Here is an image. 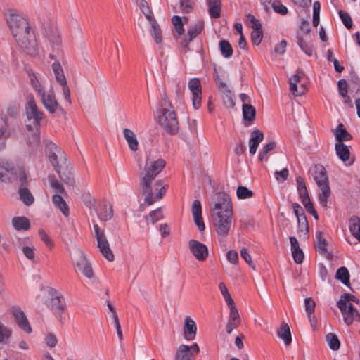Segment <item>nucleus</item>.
I'll return each instance as SVG.
<instances>
[{"label":"nucleus","instance_id":"nucleus-1","mask_svg":"<svg viewBox=\"0 0 360 360\" xmlns=\"http://www.w3.org/2000/svg\"><path fill=\"white\" fill-rule=\"evenodd\" d=\"M165 165V160L157 158L150 153L146 157V164L139 174V184L143 194L145 195L144 202L148 205H151L161 199L166 193L168 185L160 179H156Z\"/></svg>","mask_w":360,"mask_h":360},{"label":"nucleus","instance_id":"nucleus-2","mask_svg":"<svg viewBox=\"0 0 360 360\" xmlns=\"http://www.w3.org/2000/svg\"><path fill=\"white\" fill-rule=\"evenodd\" d=\"M7 22L17 44L27 54L35 56L38 53L37 40L31 28L23 17L17 13H10Z\"/></svg>","mask_w":360,"mask_h":360},{"label":"nucleus","instance_id":"nucleus-3","mask_svg":"<svg viewBox=\"0 0 360 360\" xmlns=\"http://www.w3.org/2000/svg\"><path fill=\"white\" fill-rule=\"evenodd\" d=\"M214 207L212 209V219L214 230L222 237L229 235L233 223V210L230 197L224 193L215 195Z\"/></svg>","mask_w":360,"mask_h":360},{"label":"nucleus","instance_id":"nucleus-4","mask_svg":"<svg viewBox=\"0 0 360 360\" xmlns=\"http://www.w3.org/2000/svg\"><path fill=\"white\" fill-rule=\"evenodd\" d=\"M46 150L49 161L61 181L68 185H72L75 181L65 152L52 142L46 145Z\"/></svg>","mask_w":360,"mask_h":360},{"label":"nucleus","instance_id":"nucleus-5","mask_svg":"<svg viewBox=\"0 0 360 360\" xmlns=\"http://www.w3.org/2000/svg\"><path fill=\"white\" fill-rule=\"evenodd\" d=\"M158 121L167 133L175 134L179 131V122L176 112L167 96H162L160 109L158 111Z\"/></svg>","mask_w":360,"mask_h":360},{"label":"nucleus","instance_id":"nucleus-6","mask_svg":"<svg viewBox=\"0 0 360 360\" xmlns=\"http://www.w3.org/2000/svg\"><path fill=\"white\" fill-rule=\"evenodd\" d=\"M310 173L320 190L319 203L323 207H327L328 200L331 194L327 171L322 165H316L310 169Z\"/></svg>","mask_w":360,"mask_h":360},{"label":"nucleus","instance_id":"nucleus-7","mask_svg":"<svg viewBox=\"0 0 360 360\" xmlns=\"http://www.w3.org/2000/svg\"><path fill=\"white\" fill-rule=\"evenodd\" d=\"M51 298L47 302V307L51 310L60 323L63 322V316L66 305L63 296L56 290H51Z\"/></svg>","mask_w":360,"mask_h":360},{"label":"nucleus","instance_id":"nucleus-8","mask_svg":"<svg viewBox=\"0 0 360 360\" xmlns=\"http://www.w3.org/2000/svg\"><path fill=\"white\" fill-rule=\"evenodd\" d=\"M94 229L97 240V246L101 253L108 261L112 262L114 255L110 250L104 230L101 229L98 224H94Z\"/></svg>","mask_w":360,"mask_h":360},{"label":"nucleus","instance_id":"nucleus-9","mask_svg":"<svg viewBox=\"0 0 360 360\" xmlns=\"http://www.w3.org/2000/svg\"><path fill=\"white\" fill-rule=\"evenodd\" d=\"M25 112L27 120H33L32 126L39 127L44 113L39 110L33 97H31L27 101L25 106Z\"/></svg>","mask_w":360,"mask_h":360},{"label":"nucleus","instance_id":"nucleus-10","mask_svg":"<svg viewBox=\"0 0 360 360\" xmlns=\"http://www.w3.org/2000/svg\"><path fill=\"white\" fill-rule=\"evenodd\" d=\"M337 305L343 316L344 322L347 326L351 325L354 321L360 322V314L352 304H347L338 301Z\"/></svg>","mask_w":360,"mask_h":360},{"label":"nucleus","instance_id":"nucleus-11","mask_svg":"<svg viewBox=\"0 0 360 360\" xmlns=\"http://www.w3.org/2000/svg\"><path fill=\"white\" fill-rule=\"evenodd\" d=\"M188 249L193 256L199 262H204L209 255L208 248L198 240L191 239L188 241Z\"/></svg>","mask_w":360,"mask_h":360},{"label":"nucleus","instance_id":"nucleus-12","mask_svg":"<svg viewBox=\"0 0 360 360\" xmlns=\"http://www.w3.org/2000/svg\"><path fill=\"white\" fill-rule=\"evenodd\" d=\"M199 352L200 349L197 343L191 346L181 345L177 349L175 360H193Z\"/></svg>","mask_w":360,"mask_h":360},{"label":"nucleus","instance_id":"nucleus-13","mask_svg":"<svg viewBox=\"0 0 360 360\" xmlns=\"http://www.w3.org/2000/svg\"><path fill=\"white\" fill-rule=\"evenodd\" d=\"M304 73L302 71H297V74L290 78V91L296 96H302L307 90L306 84L302 82Z\"/></svg>","mask_w":360,"mask_h":360},{"label":"nucleus","instance_id":"nucleus-14","mask_svg":"<svg viewBox=\"0 0 360 360\" xmlns=\"http://www.w3.org/2000/svg\"><path fill=\"white\" fill-rule=\"evenodd\" d=\"M296 39L298 46L306 55L311 57L314 54L313 35L297 34Z\"/></svg>","mask_w":360,"mask_h":360},{"label":"nucleus","instance_id":"nucleus-15","mask_svg":"<svg viewBox=\"0 0 360 360\" xmlns=\"http://www.w3.org/2000/svg\"><path fill=\"white\" fill-rule=\"evenodd\" d=\"M188 89L193 95V105L197 110L200 107L202 100V88L199 79L193 78L188 82Z\"/></svg>","mask_w":360,"mask_h":360},{"label":"nucleus","instance_id":"nucleus-16","mask_svg":"<svg viewBox=\"0 0 360 360\" xmlns=\"http://www.w3.org/2000/svg\"><path fill=\"white\" fill-rule=\"evenodd\" d=\"M12 314L17 325L27 333H31L32 328L29 323L26 315L19 307L12 309Z\"/></svg>","mask_w":360,"mask_h":360},{"label":"nucleus","instance_id":"nucleus-17","mask_svg":"<svg viewBox=\"0 0 360 360\" xmlns=\"http://www.w3.org/2000/svg\"><path fill=\"white\" fill-rule=\"evenodd\" d=\"M40 99L44 108L51 114H53L58 108V103L56 99V96L53 91L43 94Z\"/></svg>","mask_w":360,"mask_h":360},{"label":"nucleus","instance_id":"nucleus-18","mask_svg":"<svg viewBox=\"0 0 360 360\" xmlns=\"http://www.w3.org/2000/svg\"><path fill=\"white\" fill-rule=\"evenodd\" d=\"M191 212L193 217L194 222L198 226L199 231H204L205 229V226L202 217L201 203L198 200H195L193 202Z\"/></svg>","mask_w":360,"mask_h":360},{"label":"nucleus","instance_id":"nucleus-19","mask_svg":"<svg viewBox=\"0 0 360 360\" xmlns=\"http://www.w3.org/2000/svg\"><path fill=\"white\" fill-rule=\"evenodd\" d=\"M76 267L77 268V270L86 278H93L94 272L91 266L83 253H81L79 255V259L76 263Z\"/></svg>","mask_w":360,"mask_h":360},{"label":"nucleus","instance_id":"nucleus-20","mask_svg":"<svg viewBox=\"0 0 360 360\" xmlns=\"http://www.w3.org/2000/svg\"><path fill=\"white\" fill-rule=\"evenodd\" d=\"M229 320L226 326V331L229 334L240 324V316L236 307H232V308H229Z\"/></svg>","mask_w":360,"mask_h":360},{"label":"nucleus","instance_id":"nucleus-21","mask_svg":"<svg viewBox=\"0 0 360 360\" xmlns=\"http://www.w3.org/2000/svg\"><path fill=\"white\" fill-rule=\"evenodd\" d=\"M197 333V326L193 320L187 317L185 319L184 326V337L186 340H193L195 339Z\"/></svg>","mask_w":360,"mask_h":360},{"label":"nucleus","instance_id":"nucleus-22","mask_svg":"<svg viewBox=\"0 0 360 360\" xmlns=\"http://www.w3.org/2000/svg\"><path fill=\"white\" fill-rule=\"evenodd\" d=\"M264 139V134L259 129L254 130L250 135L249 141V151L251 155H255L259 144Z\"/></svg>","mask_w":360,"mask_h":360},{"label":"nucleus","instance_id":"nucleus-23","mask_svg":"<svg viewBox=\"0 0 360 360\" xmlns=\"http://www.w3.org/2000/svg\"><path fill=\"white\" fill-rule=\"evenodd\" d=\"M289 240L290 242L291 252L295 262L297 264L302 263L304 260V253L300 248L297 238L295 236H290Z\"/></svg>","mask_w":360,"mask_h":360},{"label":"nucleus","instance_id":"nucleus-24","mask_svg":"<svg viewBox=\"0 0 360 360\" xmlns=\"http://www.w3.org/2000/svg\"><path fill=\"white\" fill-rule=\"evenodd\" d=\"M207 11L212 18H219L221 13V0H207Z\"/></svg>","mask_w":360,"mask_h":360},{"label":"nucleus","instance_id":"nucleus-25","mask_svg":"<svg viewBox=\"0 0 360 360\" xmlns=\"http://www.w3.org/2000/svg\"><path fill=\"white\" fill-rule=\"evenodd\" d=\"M296 183L297 191L302 203L303 204L307 201L311 200L304 179L301 176L297 177Z\"/></svg>","mask_w":360,"mask_h":360},{"label":"nucleus","instance_id":"nucleus-26","mask_svg":"<svg viewBox=\"0 0 360 360\" xmlns=\"http://www.w3.org/2000/svg\"><path fill=\"white\" fill-rule=\"evenodd\" d=\"M123 135L129 149L133 152L136 151L139 148V141L135 134L131 129L126 128L123 130Z\"/></svg>","mask_w":360,"mask_h":360},{"label":"nucleus","instance_id":"nucleus-27","mask_svg":"<svg viewBox=\"0 0 360 360\" xmlns=\"http://www.w3.org/2000/svg\"><path fill=\"white\" fill-rule=\"evenodd\" d=\"M349 229L352 236L360 243V218L356 215L349 219Z\"/></svg>","mask_w":360,"mask_h":360},{"label":"nucleus","instance_id":"nucleus-28","mask_svg":"<svg viewBox=\"0 0 360 360\" xmlns=\"http://www.w3.org/2000/svg\"><path fill=\"white\" fill-rule=\"evenodd\" d=\"M48 39L52 46L53 51H56L58 56H63V51L60 49L61 39L56 31H51L48 36Z\"/></svg>","mask_w":360,"mask_h":360},{"label":"nucleus","instance_id":"nucleus-29","mask_svg":"<svg viewBox=\"0 0 360 360\" xmlns=\"http://www.w3.org/2000/svg\"><path fill=\"white\" fill-rule=\"evenodd\" d=\"M334 134L338 143H342L352 139V135L346 130L342 123L338 124Z\"/></svg>","mask_w":360,"mask_h":360},{"label":"nucleus","instance_id":"nucleus-30","mask_svg":"<svg viewBox=\"0 0 360 360\" xmlns=\"http://www.w3.org/2000/svg\"><path fill=\"white\" fill-rule=\"evenodd\" d=\"M51 68L54 73L56 81L60 84H65V83L67 82V80L60 62L54 61V63L51 65Z\"/></svg>","mask_w":360,"mask_h":360},{"label":"nucleus","instance_id":"nucleus-31","mask_svg":"<svg viewBox=\"0 0 360 360\" xmlns=\"http://www.w3.org/2000/svg\"><path fill=\"white\" fill-rule=\"evenodd\" d=\"M335 149L338 158L344 162L349 159L350 152L348 147L343 143H336Z\"/></svg>","mask_w":360,"mask_h":360},{"label":"nucleus","instance_id":"nucleus-32","mask_svg":"<svg viewBox=\"0 0 360 360\" xmlns=\"http://www.w3.org/2000/svg\"><path fill=\"white\" fill-rule=\"evenodd\" d=\"M52 201L54 205L61 211L64 216L68 217L69 215V207L61 195L58 194L53 195Z\"/></svg>","mask_w":360,"mask_h":360},{"label":"nucleus","instance_id":"nucleus-33","mask_svg":"<svg viewBox=\"0 0 360 360\" xmlns=\"http://www.w3.org/2000/svg\"><path fill=\"white\" fill-rule=\"evenodd\" d=\"M12 224L16 230L27 231L30 227V223L25 217H15L12 219Z\"/></svg>","mask_w":360,"mask_h":360},{"label":"nucleus","instance_id":"nucleus-34","mask_svg":"<svg viewBox=\"0 0 360 360\" xmlns=\"http://www.w3.org/2000/svg\"><path fill=\"white\" fill-rule=\"evenodd\" d=\"M278 336L283 340L286 345H289L291 343V333L289 326L287 323H283L281 324L280 328L278 330Z\"/></svg>","mask_w":360,"mask_h":360},{"label":"nucleus","instance_id":"nucleus-35","mask_svg":"<svg viewBox=\"0 0 360 360\" xmlns=\"http://www.w3.org/2000/svg\"><path fill=\"white\" fill-rule=\"evenodd\" d=\"M9 169L12 170V172H10V174L13 175V181L18 178L21 184V187H25V186L27 184V177L24 169L21 168H9Z\"/></svg>","mask_w":360,"mask_h":360},{"label":"nucleus","instance_id":"nucleus-36","mask_svg":"<svg viewBox=\"0 0 360 360\" xmlns=\"http://www.w3.org/2000/svg\"><path fill=\"white\" fill-rule=\"evenodd\" d=\"M26 128L29 131H33L31 138L29 139L28 143L30 146H37L40 143V136L39 127H34L32 124H26Z\"/></svg>","mask_w":360,"mask_h":360},{"label":"nucleus","instance_id":"nucleus-37","mask_svg":"<svg viewBox=\"0 0 360 360\" xmlns=\"http://www.w3.org/2000/svg\"><path fill=\"white\" fill-rule=\"evenodd\" d=\"M19 195L20 200L27 206L32 205L34 202L33 195L26 187H20L19 188Z\"/></svg>","mask_w":360,"mask_h":360},{"label":"nucleus","instance_id":"nucleus-38","mask_svg":"<svg viewBox=\"0 0 360 360\" xmlns=\"http://www.w3.org/2000/svg\"><path fill=\"white\" fill-rule=\"evenodd\" d=\"M102 221H108L113 217V210L111 205L105 203L103 205L102 210L98 214Z\"/></svg>","mask_w":360,"mask_h":360},{"label":"nucleus","instance_id":"nucleus-39","mask_svg":"<svg viewBox=\"0 0 360 360\" xmlns=\"http://www.w3.org/2000/svg\"><path fill=\"white\" fill-rule=\"evenodd\" d=\"M242 108L243 119L252 122L255 119V108L252 105H243Z\"/></svg>","mask_w":360,"mask_h":360},{"label":"nucleus","instance_id":"nucleus-40","mask_svg":"<svg viewBox=\"0 0 360 360\" xmlns=\"http://www.w3.org/2000/svg\"><path fill=\"white\" fill-rule=\"evenodd\" d=\"M150 35L155 44H160L162 41V30L158 22L150 25Z\"/></svg>","mask_w":360,"mask_h":360},{"label":"nucleus","instance_id":"nucleus-41","mask_svg":"<svg viewBox=\"0 0 360 360\" xmlns=\"http://www.w3.org/2000/svg\"><path fill=\"white\" fill-rule=\"evenodd\" d=\"M335 278L340 280L344 285H349V274L348 269L342 266L337 270Z\"/></svg>","mask_w":360,"mask_h":360},{"label":"nucleus","instance_id":"nucleus-42","mask_svg":"<svg viewBox=\"0 0 360 360\" xmlns=\"http://www.w3.org/2000/svg\"><path fill=\"white\" fill-rule=\"evenodd\" d=\"M348 80L352 91H355L356 94L360 96V79L358 75L352 72Z\"/></svg>","mask_w":360,"mask_h":360},{"label":"nucleus","instance_id":"nucleus-43","mask_svg":"<svg viewBox=\"0 0 360 360\" xmlns=\"http://www.w3.org/2000/svg\"><path fill=\"white\" fill-rule=\"evenodd\" d=\"M326 339L332 350L337 351L340 349V342L336 335L330 333L326 335Z\"/></svg>","mask_w":360,"mask_h":360},{"label":"nucleus","instance_id":"nucleus-44","mask_svg":"<svg viewBox=\"0 0 360 360\" xmlns=\"http://www.w3.org/2000/svg\"><path fill=\"white\" fill-rule=\"evenodd\" d=\"M219 49L224 58H230L233 55V49L231 44L226 40L219 41Z\"/></svg>","mask_w":360,"mask_h":360},{"label":"nucleus","instance_id":"nucleus-45","mask_svg":"<svg viewBox=\"0 0 360 360\" xmlns=\"http://www.w3.org/2000/svg\"><path fill=\"white\" fill-rule=\"evenodd\" d=\"M304 307H305V311L307 314L309 321L311 322V324L313 326L311 314L314 311L316 303L312 298L307 297L304 300Z\"/></svg>","mask_w":360,"mask_h":360},{"label":"nucleus","instance_id":"nucleus-46","mask_svg":"<svg viewBox=\"0 0 360 360\" xmlns=\"http://www.w3.org/2000/svg\"><path fill=\"white\" fill-rule=\"evenodd\" d=\"M204 28V24L202 22H199L191 27L187 31V35L190 37V40H193L195 38L198 34L201 33Z\"/></svg>","mask_w":360,"mask_h":360},{"label":"nucleus","instance_id":"nucleus-47","mask_svg":"<svg viewBox=\"0 0 360 360\" xmlns=\"http://www.w3.org/2000/svg\"><path fill=\"white\" fill-rule=\"evenodd\" d=\"M48 181L50 184L51 187L56 192L59 193H64L65 188L58 181L54 175H49Z\"/></svg>","mask_w":360,"mask_h":360},{"label":"nucleus","instance_id":"nucleus-48","mask_svg":"<svg viewBox=\"0 0 360 360\" xmlns=\"http://www.w3.org/2000/svg\"><path fill=\"white\" fill-rule=\"evenodd\" d=\"M237 197L239 199H248L254 195V193L246 186H239L236 191Z\"/></svg>","mask_w":360,"mask_h":360},{"label":"nucleus","instance_id":"nucleus-49","mask_svg":"<svg viewBox=\"0 0 360 360\" xmlns=\"http://www.w3.org/2000/svg\"><path fill=\"white\" fill-rule=\"evenodd\" d=\"M223 94V101L224 104L229 107H233L235 105L233 95L229 88L221 91Z\"/></svg>","mask_w":360,"mask_h":360},{"label":"nucleus","instance_id":"nucleus-50","mask_svg":"<svg viewBox=\"0 0 360 360\" xmlns=\"http://www.w3.org/2000/svg\"><path fill=\"white\" fill-rule=\"evenodd\" d=\"M12 334L11 328L0 323V343H6Z\"/></svg>","mask_w":360,"mask_h":360},{"label":"nucleus","instance_id":"nucleus-51","mask_svg":"<svg viewBox=\"0 0 360 360\" xmlns=\"http://www.w3.org/2000/svg\"><path fill=\"white\" fill-rule=\"evenodd\" d=\"M316 240L318 244V248L321 254H325L327 252L328 242L323 237L321 232L316 233Z\"/></svg>","mask_w":360,"mask_h":360},{"label":"nucleus","instance_id":"nucleus-52","mask_svg":"<svg viewBox=\"0 0 360 360\" xmlns=\"http://www.w3.org/2000/svg\"><path fill=\"white\" fill-rule=\"evenodd\" d=\"M297 219L298 224L297 231L299 233H303L304 235H307L309 232V224L306 216Z\"/></svg>","mask_w":360,"mask_h":360},{"label":"nucleus","instance_id":"nucleus-53","mask_svg":"<svg viewBox=\"0 0 360 360\" xmlns=\"http://www.w3.org/2000/svg\"><path fill=\"white\" fill-rule=\"evenodd\" d=\"M276 147V143L272 141L267 144H266L263 148L262 151L259 153V159L261 161L267 160L266 155L269 151L273 150Z\"/></svg>","mask_w":360,"mask_h":360},{"label":"nucleus","instance_id":"nucleus-54","mask_svg":"<svg viewBox=\"0 0 360 360\" xmlns=\"http://www.w3.org/2000/svg\"><path fill=\"white\" fill-rule=\"evenodd\" d=\"M321 4L319 1H315L313 4V25L316 27L319 24Z\"/></svg>","mask_w":360,"mask_h":360},{"label":"nucleus","instance_id":"nucleus-55","mask_svg":"<svg viewBox=\"0 0 360 360\" xmlns=\"http://www.w3.org/2000/svg\"><path fill=\"white\" fill-rule=\"evenodd\" d=\"M271 6L276 13H278L281 15H286L288 12L287 7L282 4L281 1H274L271 4Z\"/></svg>","mask_w":360,"mask_h":360},{"label":"nucleus","instance_id":"nucleus-56","mask_svg":"<svg viewBox=\"0 0 360 360\" xmlns=\"http://www.w3.org/2000/svg\"><path fill=\"white\" fill-rule=\"evenodd\" d=\"M340 18H341L342 22L344 25L347 28L350 29L352 27V20L351 16L346 12L342 10H340L338 11Z\"/></svg>","mask_w":360,"mask_h":360},{"label":"nucleus","instance_id":"nucleus-57","mask_svg":"<svg viewBox=\"0 0 360 360\" xmlns=\"http://www.w3.org/2000/svg\"><path fill=\"white\" fill-rule=\"evenodd\" d=\"M297 34H302L304 35H312L311 34V28L309 22L307 20H302L300 25V31Z\"/></svg>","mask_w":360,"mask_h":360},{"label":"nucleus","instance_id":"nucleus-58","mask_svg":"<svg viewBox=\"0 0 360 360\" xmlns=\"http://www.w3.org/2000/svg\"><path fill=\"white\" fill-rule=\"evenodd\" d=\"M263 38V31L262 30H255L252 31L251 33V41L254 45H259Z\"/></svg>","mask_w":360,"mask_h":360},{"label":"nucleus","instance_id":"nucleus-59","mask_svg":"<svg viewBox=\"0 0 360 360\" xmlns=\"http://www.w3.org/2000/svg\"><path fill=\"white\" fill-rule=\"evenodd\" d=\"M11 171L9 167L0 164V181H11V177L9 176Z\"/></svg>","mask_w":360,"mask_h":360},{"label":"nucleus","instance_id":"nucleus-60","mask_svg":"<svg viewBox=\"0 0 360 360\" xmlns=\"http://www.w3.org/2000/svg\"><path fill=\"white\" fill-rule=\"evenodd\" d=\"M289 175V172L287 168H283L281 171H275L274 176L278 181L283 182L285 181Z\"/></svg>","mask_w":360,"mask_h":360},{"label":"nucleus","instance_id":"nucleus-61","mask_svg":"<svg viewBox=\"0 0 360 360\" xmlns=\"http://www.w3.org/2000/svg\"><path fill=\"white\" fill-rule=\"evenodd\" d=\"M148 217L150 218L152 224H155L162 219L163 214L161 208H158L150 212Z\"/></svg>","mask_w":360,"mask_h":360},{"label":"nucleus","instance_id":"nucleus-62","mask_svg":"<svg viewBox=\"0 0 360 360\" xmlns=\"http://www.w3.org/2000/svg\"><path fill=\"white\" fill-rule=\"evenodd\" d=\"M247 18L251 23V27L253 30L252 31L262 30V25L260 22L257 18H255L254 15L248 14L247 15Z\"/></svg>","mask_w":360,"mask_h":360},{"label":"nucleus","instance_id":"nucleus-63","mask_svg":"<svg viewBox=\"0 0 360 360\" xmlns=\"http://www.w3.org/2000/svg\"><path fill=\"white\" fill-rule=\"evenodd\" d=\"M339 94L342 96H345L347 94L348 84L345 79H340L338 83Z\"/></svg>","mask_w":360,"mask_h":360},{"label":"nucleus","instance_id":"nucleus-64","mask_svg":"<svg viewBox=\"0 0 360 360\" xmlns=\"http://www.w3.org/2000/svg\"><path fill=\"white\" fill-rule=\"evenodd\" d=\"M180 8L184 13H188L193 9V5L191 0H181L180 1Z\"/></svg>","mask_w":360,"mask_h":360}]
</instances>
